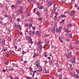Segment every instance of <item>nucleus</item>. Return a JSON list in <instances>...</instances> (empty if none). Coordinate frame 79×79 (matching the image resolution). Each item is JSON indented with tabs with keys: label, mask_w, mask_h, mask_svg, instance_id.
<instances>
[{
	"label": "nucleus",
	"mask_w": 79,
	"mask_h": 79,
	"mask_svg": "<svg viewBox=\"0 0 79 79\" xmlns=\"http://www.w3.org/2000/svg\"><path fill=\"white\" fill-rule=\"evenodd\" d=\"M6 50H7V49H4V50H3V51H4V52H6Z\"/></svg>",
	"instance_id": "338daca9"
},
{
	"label": "nucleus",
	"mask_w": 79,
	"mask_h": 79,
	"mask_svg": "<svg viewBox=\"0 0 79 79\" xmlns=\"http://www.w3.org/2000/svg\"><path fill=\"white\" fill-rule=\"evenodd\" d=\"M59 40H60V42H61V43H63V40H61V38L60 37H59Z\"/></svg>",
	"instance_id": "6ab92c4d"
},
{
	"label": "nucleus",
	"mask_w": 79,
	"mask_h": 79,
	"mask_svg": "<svg viewBox=\"0 0 79 79\" xmlns=\"http://www.w3.org/2000/svg\"><path fill=\"white\" fill-rule=\"evenodd\" d=\"M64 56L66 57L67 58H68L67 57H68V54L65 53L64 54Z\"/></svg>",
	"instance_id": "a878e982"
},
{
	"label": "nucleus",
	"mask_w": 79,
	"mask_h": 79,
	"mask_svg": "<svg viewBox=\"0 0 79 79\" xmlns=\"http://www.w3.org/2000/svg\"><path fill=\"white\" fill-rule=\"evenodd\" d=\"M27 38H28V39H29V41H30L31 40H32V39L31 38L30 36H27Z\"/></svg>",
	"instance_id": "f8f14e48"
},
{
	"label": "nucleus",
	"mask_w": 79,
	"mask_h": 79,
	"mask_svg": "<svg viewBox=\"0 0 79 79\" xmlns=\"http://www.w3.org/2000/svg\"><path fill=\"white\" fill-rule=\"evenodd\" d=\"M61 29H62V26H60L58 29H57V28L56 29V32H60L61 31Z\"/></svg>",
	"instance_id": "20e7f679"
},
{
	"label": "nucleus",
	"mask_w": 79,
	"mask_h": 79,
	"mask_svg": "<svg viewBox=\"0 0 79 79\" xmlns=\"http://www.w3.org/2000/svg\"><path fill=\"white\" fill-rule=\"evenodd\" d=\"M69 48L70 50H73V47L71 45H70L69 46Z\"/></svg>",
	"instance_id": "393cba45"
},
{
	"label": "nucleus",
	"mask_w": 79,
	"mask_h": 79,
	"mask_svg": "<svg viewBox=\"0 0 79 79\" xmlns=\"http://www.w3.org/2000/svg\"><path fill=\"white\" fill-rule=\"evenodd\" d=\"M35 10H36V9L35 8L33 10V13H35Z\"/></svg>",
	"instance_id": "e2e57ef3"
},
{
	"label": "nucleus",
	"mask_w": 79,
	"mask_h": 79,
	"mask_svg": "<svg viewBox=\"0 0 79 79\" xmlns=\"http://www.w3.org/2000/svg\"><path fill=\"white\" fill-rule=\"evenodd\" d=\"M48 36H49V34H46L45 35V37H48Z\"/></svg>",
	"instance_id": "79ce46f5"
},
{
	"label": "nucleus",
	"mask_w": 79,
	"mask_h": 79,
	"mask_svg": "<svg viewBox=\"0 0 79 79\" xmlns=\"http://www.w3.org/2000/svg\"><path fill=\"white\" fill-rule=\"evenodd\" d=\"M2 71L3 72V73H5V72L6 71V70H5V69H3L2 70Z\"/></svg>",
	"instance_id": "0e129e2a"
},
{
	"label": "nucleus",
	"mask_w": 79,
	"mask_h": 79,
	"mask_svg": "<svg viewBox=\"0 0 79 79\" xmlns=\"http://www.w3.org/2000/svg\"><path fill=\"white\" fill-rule=\"evenodd\" d=\"M17 21H18V22H20L21 20L19 19L18 18L17 19Z\"/></svg>",
	"instance_id": "c9c22d12"
},
{
	"label": "nucleus",
	"mask_w": 79,
	"mask_h": 79,
	"mask_svg": "<svg viewBox=\"0 0 79 79\" xmlns=\"http://www.w3.org/2000/svg\"><path fill=\"white\" fill-rule=\"evenodd\" d=\"M54 3V2H49V5H53V4Z\"/></svg>",
	"instance_id": "ddd939ff"
},
{
	"label": "nucleus",
	"mask_w": 79,
	"mask_h": 79,
	"mask_svg": "<svg viewBox=\"0 0 79 79\" xmlns=\"http://www.w3.org/2000/svg\"><path fill=\"white\" fill-rule=\"evenodd\" d=\"M37 5L38 8L40 7V3H39V2H38L37 3Z\"/></svg>",
	"instance_id": "4c0bfd02"
},
{
	"label": "nucleus",
	"mask_w": 79,
	"mask_h": 79,
	"mask_svg": "<svg viewBox=\"0 0 79 79\" xmlns=\"http://www.w3.org/2000/svg\"><path fill=\"white\" fill-rule=\"evenodd\" d=\"M21 48H19L18 49V52H21Z\"/></svg>",
	"instance_id": "37998d69"
},
{
	"label": "nucleus",
	"mask_w": 79,
	"mask_h": 79,
	"mask_svg": "<svg viewBox=\"0 0 79 79\" xmlns=\"http://www.w3.org/2000/svg\"><path fill=\"white\" fill-rule=\"evenodd\" d=\"M8 19L10 23H11L12 22V19H13V18L12 17H9L8 18Z\"/></svg>",
	"instance_id": "9d476101"
},
{
	"label": "nucleus",
	"mask_w": 79,
	"mask_h": 79,
	"mask_svg": "<svg viewBox=\"0 0 79 79\" xmlns=\"http://www.w3.org/2000/svg\"><path fill=\"white\" fill-rule=\"evenodd\" d=\"M19 10H17L16 12H18V13H19V11H20V13H23V7L19 6Z\"/></svg>",
	"instance_id": "f257e3e1"
},
{
	"label": "nucleus",
	"mask_w": 79,
	"mask_h": 79,
	"mask_svg": "<svg viewBox=\"0 0 79 79\" xmlns=\"http://www.w3.org/2000/svg\"><path fill=\"white\" fill-rule=\"evenodd\" d=\"M29 25L30 27H31L32 26V24H31V23H30Z\"/></svg>",
	"instance_id": "3c124183"
},
{
	"label": "nucleus",
	"mask_w": 79,
	"mask_h": 79,
	"mask_svg": "<svg viewBox=\"0 0 79 79\" xmlns=\"http://www.w3.org/2000/svg\"><path fill=\"white\" fill-rule=\"evenodd\" d=\"M36 14L38 16H40V13L39 11H37V12H36Z\"/></svg>",
	"instance_id": "9b49d317"
},
{
	"label": "nucleus",
	"mask_w": 79,
	"mask_h": 79,
	"mask_svg": "<svg viewBox=\"0 0 79 79\" xmlns=\"http://www.w3.org/2000/svg\"><path fill=\"white\" fill-rule=\"evenodd\" d=\"M52 31L53 32H55V28H52Z\"/></svg>",
	"instance_id": "aec40b11"
},
{
	"label": "nucleus",
	"mask_w": 79,
	"mask_h": 79,
	"mask_svg": "<svg viewBox=\"0 0 79 79\" xmlns=\"http://www.w3.org/2000/svg\"><path fill=\"white\" fill-rule=\"evenodd\" d=\"M22 2V0H18L17 2V3L19 4V5H21V2Z\"/></svg>",
	"instance_id": "1a4fd4ad"
},
{
	"label": "nucleus",
	"mask_w": 79,
	"mask_h": 79,
	"mask_svg": "<svg viewBox=\"0 0 79 79\" xmlns=\"http://www.w3.org/2000/svg\"><path fill=\"white\" fill-rule=\"evenodd\" d=\"M9 54L8 53H7L6 54V57H8V56H9Z\"/></svg>",
	"instance_id": "58836bf2"
},
{
	"label": "nucleus",
	"mask_w": 79,
	"mask_h": 79,
	"mask_svg": "<svg viewBox=\"0 0 79 79\" xmlns=\"http://www.w3.org/2000/svg\"><path fill=\"white\" fill-rule=\"evenodd\" d=\"M55 66H58V63L57 62H56V63H55Z\"/></svg>",
	"instance_id": "a19ab883"
},
{
	"label": "nucleus",
	"mask_w": 79,
	"mask_h": 79,
	"mask_svg": "<svg viewBox=\"0 0 79 79\" xmlns=\"http://www.w3.org/2000/svg\"><path fill=\"white\" fill-rule=\"evenodd\" d=\"M41 44V41H40L37 43L38 45H40V44Z\"/></svg>",
	"instance_id": "bb28decb"
},
{
	"label": "nucleus",
	"mask_w": 79,
	"mask_h": 79,
	"mask_svg": "<svg viewBox=\"0 0 79 79\" xmlns=\"http://www.w3.org/2000/svg\"><path fill=\"white\" fill-rule=\"evenodd\" d=\"M30 72H31V73H32L33 72V71L32 70V68H30Z\"/></svg>",
	"instance_id": "72a5a7b5"
},
{
	"label": "nucleus",
	"mask_w": 79,
	"mask_h": 79,
	"mask_svg": "<svg viewBox=\"0 0 79 79\" xmlns=\"http://www.w3.org/2000/svg\"><path fill=\"white\" fill-rule=\"evenodd\" d=\"M17 27L19 29V30H21V26L20 25H18Z\"/></svg>",
	"instance_id": "dca6fc26"
},
{
	"label": "nucleus",
	"mask_w": 79,
	"mask_h": 79,
	"mask_svg": "<svg viewBox=\"0 0 79 79\" xmlns=\"http://www.w3.org/2000/svg\"><path fill=\"white\" fill-rule=\"evenodd\" d=\"M66 41H67V42H69V38H66Z\"/></svg>",
	"instance_id": "2f4dec72"
},
{
	"label": "nucleus",
	"mask_w": 79,
	"mask_h": 79,
	"mask_svg": "<svg viewBox=\"0 0 79 79\" xmlns=\"http://www.w3.org/2000/svg\"><path fill=\"white\" fill-rule=\"evenodd\" d=\"M30 15H31V14H30V13H28V14L27 15V17H29V16Z\"/></svg>",
	"instance_id": "e433bc0d"
},
{
	"label": "nucleus",
	"mask_w": 79,
	"mask_h": 79,
	"mask_svg": "<svg viewBox=\"0 0 79 79\" xmlns=\"http://www.w3.org/2000/svg\"><path fill=\"white\" fill-rule=\"evenodd\" d=\"M72 56V52H70L68 54V57H67L68 59H69L70 58H71Z\"/></svg>",
	"instance_id": "423d86ee"
},
{
	"label": "nucleus",
	"mask_w": 79,
	"mask_h": 79,
	"mask_svg": "<svg viewBox=\"0 0 79 79\" xmlns=\"http://www.w3.org/2000/svg\"><path fill=\"white\" fill-rule=\"evenodd\" d=\"M11 6L12 8H15V6L13 5H12Z\"/></svg>",
	"instance_id": "ea45409f"
},
{
	"label": "nucleus",
	"mask_w": 79,
	"mask_h": 79,
	"mask_svg": "<svg viewBox=\"0 0 79 79\" xmlns=\"http://www.w3.org/2000/svg\"><path fill=\"white\" fill-rule=\"evenodd\" d=\"M28 33L29 34V35L30 36H33V35H34L35 34V31H32L30 30L28 32Z\"/></svg>",
	"instance_id": "7ed1b4c3"
},
{
	"label": "nucleus",
	"mask_w": 79,
	"mask_h": 79,
	"mask_svg": "<svg viewBox=\"0 0 79 79\" xmlns=\"http://www.w3.org/2000/svg\"><path fill=\"white\" fill-rule=\"evenodd\" d=\"M10 33V29H8L7 30V33L9 34Z\"/></svg>",
	"instance_id": "b1692460"
},
{
	"label": "nucleus",
	"mask_w": 79,
	"mask_h": 79,
	"mask_svg": "<svg viewBox=\"0 0 79 79\" xmlns=\"http://www.w3.org/2000/svg\"><path fill=\"white\" fill-rule=\"evenodd\" d=\"M13 71V69H10L9 70H8V71H9V72H10V71Z\"/></svg>",
	"instance_id": "c03bdc74"
},
{
	"label": "nucleus",
	"mask_w": 79,
	"mask_h": 79,
	"mask_svg": "<svg viewBox=\"0 0 79 79\" xmlns=\"http://www.w3.org/2000/svg\"><path fill=\"white\" fill-rule=\"evenodd\" d=\"M18 42H21V39H19L18 40Z\"/></svg>",
	"instance_id": "052dcab7"
},
{
	"label": "nucleus",
	"mask_w": 79,
	"mask_h": 79,
	"mask_svg": "<svg viewBox=\"0 0 79 79\" xmlns=\"http://www.w3.org/2000/svg\"><path fill=\"white\" fill-rule=\"evenodd\" d=\"M44 56H45V57H47V54H46V53H45L44 54Z\"/></svg>",
	"instance_id": "6e6d98bb"
},
{
	"label": "nucleus",
	"mask_w": 79,
	"mask_h": 79,
	"mask_svg": "<svg viewBox=\"0 0 79 79\" xmlns=\"http://www.w3.org/2000/svg\"><path fill=\"white\" fill-rule=\"evenodd\" d=\"M76 71L77 74H79V70H77Z\"/></svg>",
	"instance_id": "603ef678"
},
{
	"label": "nucleus",
	"mask_w": 79,
	"mask_h": 79,
	"mask_svg": "<svg viewBox=\"0 0 79 79\" xmlns=\"http://www.w3.org/2000/svg\"><path fill=\"white\" fill-rule=\"evenodd\" d=\"M33 19H34L33 17H32L31 18H29L28 19V20L30 22H32L33 21Z\"/></svg>",
	"instance_id": "6e6552de"
},
{
	"label": "nucleus",
	"mask_w": 79,
	"mask_h": 79,
	"mask_svg": "<svg viewBox=\"0 0 79 79\" xmlns=\"http://www.w3.org/2000/svg\"><path fill=\"white\" fill-rule=\"evenodd\" d=\"M14 27H15V28H18V25H17L16 24H15L14 25Z\"/></svg>",
	"instance_id": "5701e85b"
},
{
	"label": "nucleus",
	"mask_w": 79,
	"mask_h": 79,
	"mask_svg": "<svg viewBox=\"0 0 79 79\" xmlns=\"http://www.w3.org/2000/svg\"><path fill=\"white\" fill-rule=\"evenodd\" d=\"M22 54H25V52H24V51H22Z\"/></svg>",
	"instance_id": "774afa93"
},
{
	"label": "nucleus",
	"mask_w": 79,
	"mask_h": 79,
	"mask_svg": "<svg viewBox=\"0 0 79 79\" xmlns=\"http://www.w3.org/2000/svg\"><path fill=\"white\" fill-rule=\"evenodd\" d=\"M26 78H27V79H32V78H31L29 77H26Z\"/></svg>",
	"instance_id": "8fccbe9b"
},
{
	"label": "nucleus",
	"mask_w": 79,
	"mask_h": 79,
	"mask_svg": "<svg viewBox=\"0 0 79 79\" xmlns=\"http://www.w3.org/2000/svg\"><path fill=\"white\" fill-rule=\"evenodd\" d=\"M76 77H77V78H79V75L77 74L76 75Z\"/></svg>",
	"instance_id": "bf43d9fd"
},
{
	"label": "nucleus",
	"mask_w": 79,
	"mask_h": 79,
	"mask_svg": "<svg viewBox=\"0 0 79 79\" xmlns=\"http://www.w3.org/2000/svg\"><path fill=\"white\" fill-rule=\"evenodd\" d=\"M27 11V9H25L24 10V13L25 14L26 13Z\"/></svg>",
	"instance_id": "4be33fe9"
},
{
	"label": "nucleus",
	"mask_w": 79,
	"mask_h": 79,
	"mask_svg": "<svg viewBox=\"0 0 79 79\" xmlns=\"http://www.w3.org/2000/svg\"><path fill=\"white\" fill-rule=\"evenodd\" d=\"M36 56V54L35 53L34 54V56H33V58H35V57Z\"/></svg>",
	"instance_id": "864d4df0"
},
{
	"label": "nucleus",
	"mask_w": 79,
	"mask_h": 79,
	"mask_svg": "<svg viewBox=\"0 0 79 79\" xmlns=\"http://www.w3.org/2000/svg\"><path fill=\"white\" fill-rule=\"evenodd\" d=\"M59 78L60 79H63L62 78V74H60L59 76Z\"/></svg>",
	"instance_id": "f3484780"
},
{
	"label": "nucleus",
	"mask_w": 79,
	"mask_h": 79,
	"mask_svg": "<svg viewBox=\"0 0 79 79\" xmlns=\"http://www.w3.org/2000/svg\"><path fill=\"white\" fill-rule=\"evenodd\" d=\"M68 26L69 27H71V26H72V24L70 23H69L68 24Z\"/></svg>",
	"instance_id": "f704fd0d"
},
{
	"label": "nucleus",
	"mask_w": 79,
	"mask_h": 79,
	"mask_svg": "<svg viewBox=\"0 0 79 79\" xmlns=\"http://www.w3.org/2000/svg\"><path fill=\"white\" fill-rule=\"evenodd\" d=\"M14 44H16V40H15L14 41Z\"/></svg>",
	"instance_id": "09e8293b"
},
{
	"label": "nucleus",
	"mask_w": 79,
	"mask_h": 79,
	"mask_svg": "<svg viewBox=\"0 0 79 79\" xmlns=\"http://www.w3.org/2000/svg\"><path fill=\"white\" fill-rule=\"evenodd\" d=\"M29 42H31V45L33 44V41H32V40L30 41Z\"/></svg>",
	"instance_id": "49530a36"
},
{
	"label": "nucleus",
	"mask_w": 79,
	"mask_h": 79,
	"mask_svg": "<svg viewBox=\"0 0 79 79\" xmlns=\"http://www.w3.org/2000/svg\"><path fill=\"white\" fill-rule=\"evenodd\" d=\"M75 13H76V11L74 10H72L71 12H70V14H71V16L74 15Z\"/></svg>",
	"instance_id": "0eeeda50"
},
{
	"label": "nucleus",
	"mask_w": 79,
	"mask_h": 79,
	"mask_svg": "<svg viewBox=\"0 0 79 79\" xmlns=\"http://www.w3.org/2000/svg\"><path fill=\"white\" fill-rule=\"evenodd\" d=\"M38 8H39V10H41L42 9H43V8H44V7L42 6H41L40 7H39Z\"/></svg>",
	"instance_id": "cd10ccee"
},
{
	"label": "nucleus",
	"mask_w": 79,
	"mask_h": 79,
	"mask_svg": "<svg viewBox=\"0 0 79 79\" xmlns=\"http://www.w3.org/2000/svg\"><path fill=\"white\" fill-rule=\"evenodd\" d=\"M39 70L40 72H41L43 71V70H42V67L41 66L40 67Z\"/></svg>",
	"instance_id": "4468645a"
},
{
	"label": "nucleus",
	"mask_w": 79,
	"mask_h": 79,
	"mask_svg": "<svg viewBox=\"0 0 79 79\" xmlns=\"http://www.w3.org/2000/svg\"><path fill=\"white\" fill-rule=\"evenodd\" d=\"M35 35L37 37H40V31H37L35 33Z\"/></svg>",
	"instance_id": "39448f33"
},
{
	"label": "nucleus",
	"mask_w": 79,
	"mask_h": 79,
	"mask_svg": "<svg viewBox=\"0 0 79 79\" xmlns=\"http://www.w3.org/2000/svg\"><path fill=\"white\" fill-rule=\"evenodd\" d=\"M39 48H40V51L42 52V48H43V47H42V46L40 45L39 46Z\"/></svg>",
	"instance_id": "a211bd4d"
},
{
	"label": "nucleus",
	"mask_w": 79,
	"mask_h": 79,
	"mask_svg": "<svg viewBox=\"0 0 79 79\" xmlns=\"http://www.w3.org/2000/svg\"><path fill=\"white\" fill-rule=\"evenodd\" d=\"M56 16L55 15L54 18V20H55V21H56Z\"/></svg>",
	"instance_id": "7c9ffc66"
},
{
	"label": "nucleus",
	"mask_w": 79,
	"mask_h": 79,
	"mask_svg": "<svg viewBox=\"0 0 79 79\" xmlns=\"http://www.w3.org/2000/svg\"><path fill=\"white\" fill-rule=\"evenodd\" d=\"M55 11L54 10H53L52 11V15H53V14H54V13H55Z\"/></svg>",
	"instance_id": "4d7b16f0"
},
{
	"label": "nucleus",
	"mask_w": 79,
	"mask_h": 79,
	"mask_svg": "<svg viewBox=\"0 0 79 79\" xmlns=\"http://www.w3.org/2000/svg\"><path fill=\"white\" fill-rule=\"evenodd\" d=\"M62 21L63 23H64V21H65V20H64V19H62Z\"/></svg>",
	"instance_id": "680f3d73"
},
{
	"label": "nucleus",
	"mask_w": 79,
	"mask_h": 79,
	"mask_svg": "<svg viewBox=\"0 0 79 79\" xmlns=\"http://www.w3.org/2000/svg\"><path fill=\"white\" fill-rule=\"evenodd\" d=\"M69 37H70V38H71V37H72V34H69Z\"/></svg>",
	"instance_id": "de8ad7c7"
},
{
	"label": "nucleus",
	"mask_w": 79,
	"mask_h": 79,
	"mask_svg": "<svg viewBox=\"0 0 79 79\" xmlns=\"http://www.w3.org/2000/svg\"><path fill=\"white\" fill-rule=\"evenodd\" d=\"M4 64L5 65H8V64H9V62H6Z\"/></svg>",
	"instance_id": "473e14b6"
},
{
	"label": "nucleus",
	"mask_w": 79,
	"mask_h": 79,
	"mask_svg": "<svg viewBox=\"0 0 79 79\" xmlns=\"http://www.w3.org/2000/svg\"><path fill=\"white\" fill-rule=\"evenodd\" d=\"M44 72H45V73H49V72H48V71H47V70L46 69H44Z\"/></svg>",
	"instance_id": "2eb2a0df"
},
{
	"label": "nucleus",
	"mask_w": 79,
	"mask_h": 79,
	"mask_svg": "<svg viewBox=\"0 0 79 79\" xmlns=\"http://www.w3.org/2000/svg\"><path fill=\"white\" fill-rule=\"evenodd\" d=\"M47 7H45L44 8V11H47Z\"/></svg>",
	"instance_id": "a18cd8bd"
},
{
	"label": "nucleus",
	"mask_w": 79,
	"mask_h": 79,
	"mask_svg": "<svg viewBox=\"0 0 79 79\" xmlns=\"http://www.w3.org/2000/svg\"><path fill=\"white\" fill-rule=\"evenodd\" d=\"M48 62L49 63H50V64H51V65H53V63H52V61L51 60V61H50V60H49Z\"/></svg>",
	"instance_id": "c85d7f7f"
},
{
	"label": "nucleus",
	"mask_w": 79,
	"mask_h": 79,
	"mask_svg": "<svg viewBox=\"0 0 79 79\" xmlns=\"http://www.w3.org/2000/svg\"><path fill=\"white\" fill-rule=\"evenodd\" d=\"M4 16H5V18H7L8 16L7 15L4 14Z\"/></svg>",
	"instance_id": "5fc2aeb1"
},
{
	"label": "nucleus",
	"mask_w": 79,
	"mask_h": 79,
	"mask_svg": "<svg viewBox=\"0 0 79 79\" xmlns=\"http://www.w3.org/2000/svg\"><path fill=\"white\" fill-rule=\"evenodd\" d=\"M76 58L75 57H73L72 59H70L69 60V61L73 63H76Z\"/></svg>",
	"instance_id": "f03ea898"
},
{
	"label": "nucleus",
	"mask_w": 79,
	"mask_h": 79,
	"mask_svg": "<svg viewBox=\"0 0 79 79\" xmlns=\"http://www.w3.org/2000/svg\"><path fill=\"white\" fill-rule=\"evenodd\" d=\"M39 20L40 21H42V18H39Z\"/></svg>",
	"instance_id": "13d9d810"
},
{
	"label": "nucleus",
	"mask_w": 79,
	"mask_h": 79,
	"mask_svg": "<svg viewBox=\"0 0 79 79\" xmlns=\"http://www.w3.org/2000/svg\"><path fill=\"white\" fill-rule=\"evenodd\" d=\"M12 64L13 66H16V64H15V63H13Z\"/></svg>",
	"instance_id": "69168bd1"
},
{
	"label": "nucleus",
	"mask_w": 79,
	"mask_h": 79,
	"mask_svg": "<svg viewBox=\"0 0 79 79\" xmlns=\"http://www.w3.org/2000/svg\"><path fill=\"white\" fill-rule=\"evenodd\" d=\"M60 16L62 18H64V17H66V15H60Z\"/></svg>",
	"instance_id": "412c9836"
},
{
	"label": "nucleus",
	"mask_w": 79,
	"mask_h": 79,
	"mask_svg": "<svg viewBox=\"0 0 79 79\" xmlns=\"http://www.w3.org/2000/svg\"><path fill=\"white\" fill-rule=\"evenodd\" d=\"M62 71V69H59L58 70V72L60 73V72H61Z\"/></svg>",
	"instance_id": "c756f323"
}]
</instances>
